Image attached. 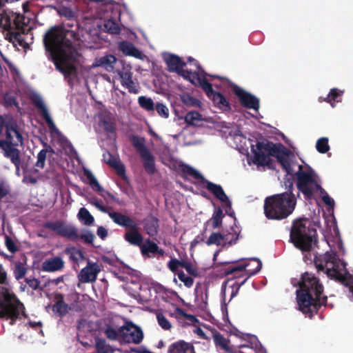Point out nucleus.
Returning <instances> with one entry per match:
<instances>
[{"label": "nucleus", "instance_id": "nucleus-39", "mask_svg": "<svg viewBox=\"0 0 353 353\" xmlns=\"http://www.w3.org/2000/svg\"><path fill=\"white\" fill-rule=\"evenodd\" d=\"M343 93V91L339 90L336 88H333L330 90L328 96L325 99V101L330 103L332 107L334 108L336 103L341 101Z\"/></svg>", "mask_w": 353, "mask_h": 353}, {"label": "nucleus", "instance_id": "nucleus-6", "mask_svg": "<svg viewBox=\"0 0 353 353\" xmlns=\"http://www.w3.org/2000/svg\"><path fill=\"white\" fill-rule=\"evenodd\" d=\"M296 205L293 195L283 193L268 197L265 201L264 211L269 219H283L292 213Z\"/></svg>", "mask_w": 353, "mask_h": 353}, {"label": "nucleus", "instance_id": "nucleus-59", "mask_svg": "<svg viewBox=\"0 0 353 353\" xmlns=\"http://www.w3.org/2000/svg\"><path fill=\"white\" fill-rule=\"evenodd\" d=\"M79 238L83 239L85 243H92L94 239V235L89 231H85L79 236Z\"/></svg>", "mask_w": 353, "mask_h": 353}, {"label": "nucleus", "instance_id": "nucleus-24", "mask_svg": "<svg viewBox=\"0 0 353 353\" xmlns=\"http://www.w3.org/2000/svg\"><path fill=\"white\" fill-rule=\"evenodd\" d=\"M118 48L125 56L133 57L136 59L143 60L146 57L138 48H137L132 43L123 41L118 44Z\"/></svg>", "mask_w": 353, "mask_h": 353}, {"label": "nucleus", "instance_id": "nucleus-28", "mask_svg": "<svg viewBox=\"0 0 353 353\" xmlns=\"http://www.w3.org/2000/svg\"><path fill=\"white\" fill-rule=\"evenodd\" d=\"M64 266V261L61 257H54L46 260L42 264L43 271L52 272L61 270Z\"/></svg>", "mask_w": 353, "mask_h": 353}, {"label": "nucleus", "instance_id": "nucleus-43", "mask_svg": "<svg viewBox=\"0 0 353 353\" xmlns=\"http://www.w3.org/2000/svg\"><path fill=\"white\" fill-rule=\"evenodd\" d=\"M96 350L98 353H112L114 350L106 343L105 340L97 338L96 339Z\"/></svg>", "mask_w": 353, "mask_h": 353}, {"label": "nucleus", "instance_id": "nucleus-1", "mask_svg": "<svg viewBox=\"0 0 353 353\" xmlns=\"http://www.w3.org/2000/svg\"><path fill=\"white\" fill-rule=\"evenodd\" d=\"M277 160L288 174L296 176L299 190L308 199L318 194L325 205L333 208L334 201L321 186V179L314 170L307 164H300L299 158L292 152L283 150L277 154Z\"/></svg>", "mask_w": 353, "mask_h": 353}, {"label": "nucleus", "instance_id": "nucleus-29", "mask_svg": "<svg viewBox=\"0 0 353 353\" xmlns=\"http://www.w3.org/2000/svg\"><path fill=\"white\" fill-rule=\"evenodd\" d=\"M108 215L115 223L121 226L130 228H136V224L130 218L121 213L109 212Z\"/></svg>", "mask_w": 353, "mask_h": 353}, {"label": "nucleus", "instance_id": "nucleus-13", "mask_svg": "<svg viewBox=\"0 0 353 353\" xmlns=\"http://www.w3.org/2000/svg\"><path fill=\"white\" fill-rule=\"evenodd\" d=\"M193 81L194 85H198L204 90L208 97L212 100L216 107L223 110L230 109L229 103L223 95L213 90L212 85L206 79V74L205 72L199 78L194 79Z\"/></svg>", "mask_w": 353, "mask_h": 353}, {"label": "nucleus", "instance_id": "nucleus-62", "mask_svg": "<svg viewBox=\"0 0 353 353\" xmlns=\"http://www.w3.org/2000/svg\"><path fill=\"white\" fill-rule=\"evenodd\" d=\"M37 178L29 174L28 172L24 174L23 182L26 184H34L37 182Z\"/></svg>", "mask_w": 353, "mask_h": 353}, {"label": "nucleus", "instance_id": "nucleus-20", "mask_svg": "<svg viewBox=\"0 0 353 353\" xmlns=\"http://www.w3.org/2000/svg\"><path fill=\"white\" fill-rule=\"evenodd\" d=\"M15 144H12L6 141H0V150L2 151L5 157L10 159L14 165H17L21 162L20 152L15 148Z\"/></svg>", "mask_w": 353, "mask_h": 353}, {"label": "nucleus", "instance_id": "nucleus-51", "mask_svg": "<svg viewBox=\"0 0 353 353\" xmlns=\"http://www.w3.org/2000/svg\"><path fill=\"white\" fill-rule=\"evenodd\" d=\"M157 319L159 326L165 330H170L172 328L171 323L168 320V319L162 313H158L157 314Z\"/></svg>", "mask_w": 353, "mask_h": 353}, {"label": "nucleus", "instance_id": "nucleus-10", "mask_svg": "<svg viewBox=\"0 0 353 353\" xmlns=\"http://www.w3.org/2000/svg\"><path fill=\"white\" fill-rule=\"evenodd\" d=\"M179 167L184 174L192 176L196 179L201 180L203 185L220 201L225 212L231 216H233L234 212L231 209V201L221 185L204 181L199 172L188 165L180 164Z\"/></svg>", "mask_w": 353, "mask_h": 353}, {"label": "nucleus", "instance_id": "nucleus-2", "mask_svg": "<svg viewBox=\"0 0 353 353\" xmlns=\"http://www.w3.org/2000/svg\"><path fill=\"white\" fill-rule=\"evenodd\" d=\"M325 239L330 250L323 254L314 256V264L318 271H321L327 277L341 282H346L350 274L346 268V263L341 258L344 248L336 223L332 221L323 230Z\"/></svg>", "mask_w": 353, "mask_h": 353}, {"label": "nucleus", "instance_id": "nucleus-14", "mask_svg": "<svg viewBox=\"0 0 353 353\" xmlns=\"http://www.w3.org/2000/svg\"><path fill=\"white\" fill-rule=\"evenodd\" d=\"M121 85L129 92L137 94L139 91V84L133 79V72L130 64L123 63L121 70H117Z\"/></svg>", "mask_w": 353, "mask_h": 353}, {"label": "nucleus", "instance_id": "nucleus-19", "mask_svg": "<svg viewBox=\"0 0 353 353\" xmlns=\"http://www.w3.org/2000/svg\"><path fill=\"white\" fill-rule=\"evenodd\" d=\"M233 90L244 106L255 111L259 110V102L256 97L236 85L234 86Z\"/></svg>", "mask_w": 353, "mask_h": 353}, {"label": "nucleus", "instance_id": "nucleus-5", "mask_svg": "<svg viewBox=\"0 0 353 353\" xmlns=\"http://www.w3.org/2000/svg\"><path fill=\"white\" fill-rule=\"evenodd\" d=\"M232 137L236 148L243 154L247 156L248 163L258 167L269 165L270 156L263 143L253 141L244 137L239 130L223 131Z\"/></svg>", "mask_w": 353, "mask_h": 353}, {"label": "nucleus", "instance_id": "nucleus-4", "mask_svg": "<svg viewBox=\"0 0 353 353\" xmlns=\"http://www.w3.org/2000/svg\"><path fill=\"white\" fill-rule=\"evenodd\" d=\"M298 284L296 302L299 310L303 314L316 312L319 306L325 304L327 297L323 294V287L314 274L304 273Z\"/></svg>", "mask_w": 353, "mask_h": 353}, {"label": "nucleus", "instance_id": "nucleus-3", "mask_svg": "<svg viewBox=\"0 0 353 353\" xmlns=\"http://www.w3.org/2000/svg\"><path fill=\"white\" fill-rule=\"evenodd\" d=\"M72 36V32L54 27L49 30L44 37L46 48L50 52L57 69L66 77L75 74V62L78 57L69 39Z\"/></svg>", "mask_w": 353, "mask_h": 353}, {"label": "nucleus", "instance_id": "nucleus-54", "mask_svg": "<svg viewBox=\"0 0 353 353\" xmlns=\"http://www.w3.org/2000/svg\"><path fill=\"white\" fill-rule=\"evenodd\" d=\"M48 150H41L37 154V161L35 163V166L39 168H43L45 166L46 155Z\"/></svg>", "mask_w": 353, "mask_h": 353}, {"label": "nucleus", "instance_id": "nucleus-23", "mask_svg": "<svg viewBox=\"0 0 353 353\" xmlns=\"http://www.w3.org/2000/svg\"><path fill=\"white\" fill-rule=\"evenodd\" d=\"M117 59L112 54H106L103 57H97L94 59L93 63L90 65V68L102 67L108 72H112L114 69V64Z\"/></svg>", "mask_w": 353, "mask_h": 353}, {"label": "nucleus", "instance_id": "nucleus-27", "mask_svg": "<svg viewBox=\"0 0 353 353\" xmlns=\"http://www.w3.org/2000/svg\"><path fill=\"white\" fill-rule=\"evenodd\" d=\"M168 353H195V351L192 343L180 340L169 345Z\"/></svg>", "mask_w": 353, "mask_h": 353}, {"label": "nucleus", "instance_id": "nucleus-7", "mask_svg": "<svg viewBox=\"0 0 353 353\" xmlns=\"http://www.w3.org/2000/svg\"><path fill=\"white\" fill-rule=\"evenodd\" d=\"M290 240L303 252L310 251L316 243V230L309 219H301L294 221Z\"/></svg>", "mask_w": 353, "mask_h": 353}, {"label": "nucleus", "instance_id": "nucleus-35", "mask_svg": "<svg viewBox=\"0 0 353 353\" xmlns=\"http://www.w3.org/2000/svg\"><path fill=\"white\" fill-rule=\"evenodd\" d=\"M79 221L85 225H90L94 222V217L85 208H81L77 214Z\"/></svg>", "mask_w": 353, "mask_h": 353}, {"label": "nucleus", "instance_id": "nucleus-9", "mask_svg": "<svg viewBox=\"0 0 353 353\" xmlns=\"http://www.w3.org/2000/svg\"><path fill=\"white\" fill-rule=\"evenodd\" d=\"M30 97L35 106L39 110L41 115L46 121L50 132L52 138L57 140L61 143L63 147L68 148L70 151L73 150L71 143L61 133L59 130L56 127L50 114L48 112V108L44 103L43 98L37 92L32 91L30 94Z\"/></svg>", "mask_w": 353, "mask_h": 353}, {"label": "nucleus", "instance_id": "nucleus-37", "mask_svg": "<svg viewBox=\"0 0 353 353\" xmlns=\"http://www.w3.org/2000/svg\"><path fill=\"white\" fill-rule=\"evenodd\" d=\"M203 120V117L196 111H190L185 116V123L192 125H199Z\"/></svg>", "mask_w": 353, "mask_h": 353}, {"label": "nucleus", "instance_id": "nucleus-46", "mask_svg": "<svg viewBox=\"0 0 353 353\" xmlns=\"http://www.w3.org/2000/svg\"><path fill=\"white\" fill-rule=\"evenodd\" d=\"M223 217V214L221 208L219 207L215 208L213 216L211 219L212 225L214 228H216L221 225Z\"/></svg>", "mask_w": 353, "mask_h": 353}, {"label": "nucleus", "instance_id": "nucleus-49", "mask_svg": "<svg viewBox=\"0 0 353 353\" xmlns=\"http://www.w3.org/2000/svg\"><path fill=\"white\" fill-rule=\"evenodd\" d=\"M105 334L106 336L110 340H119L121 341L120 328L119 330H116L113 327L108 326L105 329Z\"/></svg>", "mask_w": 353, "mask_h": 353}, {"label": "nucleus", "instance_id": "nucleus-58", "mask_svg": "<svg viewBox=\"0 0 353 353\" xmlns=\"http://www.w3.org/2000/svg\"><path fill=\"white\" fill-rule=\"evenodd\" d=\"M181 263L182 261H179L176 259H174L169 261L168 266L172 272H175L179 269V267H181Z\"/></svg>", "mask_w": 353, "mask_h": 353}, {"label": "nucleus", "instance_id": "nucleus-26", "mask_svg": "<svg viewBox=\"0 0 353 353\" xmlns=\"http://www.w3.org/2000/svg\"><path fill=\"white\" fill-rule=\"evenodd\" d=\"M7 141L12 144L22 145L23 137L17 130L16 123L11 121L6 124Z\"/></svg>", "mask_w": 353, "mask_h": 353}, {"label": "nucleus", "instance_id": "nucleus-8", "mask_svg": "<svg viewBox=\"0 0 353 353\" xmlns=\"http://www.w3.org/2000/svg\"><path fill=\"white\" fill-rule=\"evenodd\" d=\"M23 304L17 296L6 288H0V317L6 318L13 324L24 316Z\"/></svg>", "mask_w": 353, "mask_h": 353}, {"label": "nucleus", "instance_id": "nucleus-61", "mask_svg": "<svg viewBox=\"0 0 353 353\" xmlns=\"http://www.w3.org/2000/svg\"><path fill=\"white\" fill-rule=\"evenodd\" d=\"M176 312L180 315V316H183L187 321H188L189 323H194L197 321L194 316L186 314L180 309H177Z\"/></svg>", "mask_w": 353, "mask_h": 353}, {"label": "nucleus", "instance_id": "nucleus-64", "mask_svg": "<svg viewBox=\"0 0 353 353\" xmlns=\"http://www.w3.org/2000/svg\"><path fill=\"white\" fill-rule=\"evenodd\" d=\"M26 283L32 290H37L39 287L40 282L37 279H26Z\"/></svg>", "mask_w": 353, "mask_h": 353}, {"label": "nucleus", "instance_id": "nucleus-33", "mask_svg": "<svg viewBox=\"0 0 353 353\" xmlns=\"http://www.w3.org/2000/svg\"><path fill=\"white\" fill-rule=\"evenodd\" d=\"M180 99L183 103L192 108H201L202 102L197 98L192 96L189 93H183L180 95Z\"/></svg>", "mask_w": 353, "mask_h": 353}, {"label": "nucleus", "instance_id": "nucleus-18", "mask_svg": "<svg viewBox=\"0 0 353 353\" xmlns=\"http://www.w3.org/2000/svg\"><path fill=\"white\" fill-rule=\"evenodd\" d=\"M83 174L92 189L97 192L106 203H108L113 199V196L101 186L97 179L89 170L83 169Z\"/></svg>", "mask_w": 353, "mask_h": 353}, {"label": "nucleus", "instance_id": "nucleus-55", "mask_svg": "<svg viewBox=\"0 0 353 353\" xmlns=\"http://www.w3.org/2000/svg\"><path fill=\"white\" fill-rule=\"evenodd\" d=\"M10 192L9 184L5 181H0V200L6 198Z\"/></svg>", "mask_w": 353, "mask_h": 353}, {"label": "nucleus", "instance_id": "nucleus-25", "mask_svg": "<svg viewBox=\"0 0 353 353\" xmlns=\"http://www.w3.org/2000/svg\"><path fill=\"white\" fill-rule=\"evenodd\" d=\"M99 125L107 132L114 131V118L113 114L107 111H101L98 115Z\"/></svg>", "mask_w": 353, "mask_h": 353}, {"label": "nucleus", "instance_id": "nucleus-38", "mask_svg": "<svg viewBox=\"0 0 353 353\" xmlns=\"http://www.w3.org/2000/svg\"><path fill=\"white\" fill-rule=\"evenodd\" d=\"M227 243H231L228 237L221 235L219 233L212 234L208 239L207 243L208 245L216 244L225 245Z\"/></svg>", "mask_w": 353, "mask_h": 353}, {"label": "nucleus", "instance_id": "nucleus-15", "mask_svg": "<svg viewBox=\"0 0 353 353\" xmlns=\"http://www.w3.org/2000/svg\"><path fill=\"white\" fill-rule=\"evenodd\" d=\"M121 342L139 343L143 337L141 329L131 322H126L120 327Z\"/></svg>", "mask_w": 353, "mask_h": 353}, {"label": "nucleus", "instance_id": "nucleus-41", "mask_svg": "<svg viewBox=\"0 0 353 353\" xmlns=\"http://www.w3.org/2000/svg\"><path fill=\"white\" fill-rule=\"evenodd\" d=\"M139 105L148 112L154 111L155 104L151 98L141 96L138 98Z\"/></svg>", "mask_w": 353, "mask_h": 353}, {"label": "nucleus", "instance_id": "nucleus-50", "mask_svg": "<svg viewBox=\"0 0 353 353\" xmlns=\"http://www.w3.org/2000/svg\"><path fill=\"white\" fill-rule=\"evenodd\" d=\"M88 202L94 206L96 208H97L99 211L108 213V210L105 205L103 204V202L101 200H99L98 198L92 196L88 199Z\"/></svg>", "mask_w": 353, "mask_h": 353}, {"label": "nucleus", "instance_id": "nucleus-30", "mask_svg": "<svg viewBox=\"0 0 353 353\" xmlns=\"http://www.w3.org/2000/svg\"><path fill=\"white\" fill-rule=\"evenodd\" d=\"M103 161L110 166L114 168L119 174L121 175L124 174V167L117 157L112 155L108 152H105L103 153Z\"/></svg>", "mask_w": 353, "mask_h": 353}, {"label": "nucleus", "instance_id": "nucleus-36", "mask_svg": "<svg viewBox=\"0 0 353 353\" xmlns=\"http://www.w3.org/2000/svg\"><path fill=\"white\" fill-rule=\"evenodd\" d=\"M65 253L69 256L70 260L74 263L79 264L84 260V255L83 252L74 247L68 248L65 250Z\"/></svg>", "mask_w": 353, "mask_h": 353}, {"label": "nucleus", "instance_id": "nucleus-42", "mask_svg": "<svg viewBox=\"0 0 353 353\" xmlns=\"http://www.w3.org/2000/svg\"><path fill=\"white\" fill-rule=\"evenodd\" d=\"M316 149L321 154L327 153L330 149L329 139L327 137H321L316 141Z\"/></svg>", "mask_w": 353, "mask_h": 353}, {"label": "nucleus", "instance_id": "nucleus-47", "mask_svg": "<svg viewBox=\"0 0 353 353\" xmlns=\"http://www.w3.org/2000/svg\"><path fill=\"white\" fill-rule=\"evenodd\" d=\"M52 310L54 313L58 314L59 316H63L68 312V306L63 301H58L53 305Z\"/></svg>", "mask_w": 353, "mask_h": 353}, {"label": "nucleus", "instance_id": "nucleus-32", "mask_svg": "<svg viewBox=\"0 0 353 353\" xmlns=\"http://www.w3.org/2000/svg\"><path fill=\"white\" fill-rule=\"evenodd\" d=\"M140 156L143 161L144 168L147 172L149 174L154 173L155 171L154 160L150 151L143 152Z\"/></svg>", "mask_w": 353, "mask_h": 353}, {"label": "nucleus", "instance_id": "nucleus-44", "mask_svg": "<svg viewBox=\"0 0 353 353\" xmlns=\"http://www.w3.org/2000/svg\"><path fill=\"white\" fill-rule=\"evenodd\" d=\"M131 142L140 154H143V152H146L148 150L145 148L144 145V139L142 138L133 136L131 137Z\"/></svg>", "mask_w": 353, "mask_h": 353}, {"label": "nucleus", "instance_id": "nucleus-56", "mask_svg": "<svg viewBox=\"0 0 353 353\" xmlns=\"http://www.w3.org/2000/svg\"><path fill=\"white\" fill-rule=\"evenodd\" d=\"M179 279L183 283L187 288H190L193 285V279L192 277L186 276L183 272L178 273Z\"/></svg>", "mask_w": 353, "mask_h": 353}, {"label": "nucleus", "instance_id": "nucleus-45", "mask_svg": "<svg viewBox=\"0 0 353 353\" xmlns=\"http://www.w3.org/2000/svg\"><path fill=\"white\" fill-rule=\"evenodd\" d=\"M212 336H213L214 343L216 346L227 351L230 350L229 343L226 339H225L220 334L214 333H213Z\"/></svg>", "mask_w": 353, "mask_h": 353}, {"label": "nucleus", "instance_id": "nucleus-52", "mask_svg": "<svg viewBox=\"0 0 353 353\" xmlns=\"http://www.w3.org/2000/svg\"><path fill=\"white\" fill-rule=\"evenodd\" d=\"M27 272V269L25 265L21 263H17L15 265L14 270V275L17 280H20L23 278Z\"/></svg>", "mask_w": 353, "mask_h": 353}, {"label": "nucleus", "instance_id": "nucleus-22", "mask_svg": "<svg viewBox=\"0 0 353 353\" xmlns=\"http://www.w3.org/2000/svg\"><path fill=\"white\" fill-rule=\"evenodd\" d=\"M249 341L238 346L239 353H265L257 339L254 336H248Z\"/></svg>", "mask_w": 353, "mask_h": 353}, {"label": "nucleus", "instance_id": "nucleus-60", "mask_svg": "<svg viewBox=\"0 0 353 353\" xmlns=\"http://www.w3.org/2000/svg\"><path fill=\"white\" fill-rule=\"evenodd\" d=\"M0 284L8 285V274L3 266L0 264Z\"/></svg>", "mask_w": 353, "mask_h": 353}, {"label": "nucleus", "instance_id": "nucleus-40", "mask_svg": "<svg viewBox=\"0 0 353 353\" xmlns=\"http://www.w3.org/2000/svg\"><path fill=\"white\" fill-rule=\"evenodd\" d=\"M192 331L199 337L203 339H209L213 334V332L205 326L194 325Z\"/></svg>", "mask_w": 353, "mask_h": 353}, {"label": "nucleus", "instance_id": "nucleus-21", "mask_svg": "<svg viewBox=\"0 0 353 353\" xmlns=\"http://www.w3.org/2000/svg\"><path fill=\"white\" fill-rule=\"evenodd\" d=\"M261 261L258 259L254 258L249 260L247 263L232 268L230 271L227 272V274L245 270L248 274L252 275L259 272L261 269Z\"/></svg>", "mask_w": 353, "mask_h": 353}, {"label": "nucleus", "instance_id": "nucleus-63", "mask_svg": "<svg viewBox=\"0 0 353 353\" xmlns=\"http://www.w3.org/2000/svg\"><path fill=\"white\" fill-rule=\"evenodd\" d=\"M181 267L185 268L187 272L191 274H195L196 273V270L194 265L187 261H182Z\"/></svg>", "mask_w": 353, "mask_h": 353}, {"label": "nucleus", "instance_id": "nucleus-11", "mask_svg": "<svg viewBox=\"0 0 353 353\" xmlns=\"http://www.w3.org/2000/svg\"><path fill=\"white\" fill-rule=\"evenodd\" d=\"M179 167L184 174L192 176L196 179L201 180L203 185L220 201L225 212L231 216H233L234 212L231 209V201L221 185L204 181L199 172L188 165L180 164Z\"/></svg>", "mask_w": 353, "mask_h": 353}, {"label": "nucleus", "instance_id": "nucleus-48", "mask_svg": "<svg viewBox=\"0 0 353 353\" xmlns=\"http://www.w3.org/2000/svg\"><path fill=\"white\" fill-rule=\"evenodd\" d=\"M104 30L110 34H118L120 32L119 25L112 19H109L105 22Z\"/></svg>", "mask_w": 353, "mask_h": 353}, {"label": "nucleus", "instance_id": "nucleus-17", "mask_svg": "<svg viewBox=\"0 0 353 353\" xmlns=\"http://www.w3.org/2000/svg\"><path fill=\"white\" fill-rule=\"evenodd\" d=\"M101 270V265L99 263L88 260L87 265L78 274L79 281L83 283H93L97 280Z\"/></svg>", "mask_w": 353, "mask_h": 353}, {"label": "nucleus", "instance_id": "nucleus-12", "mask_svg": "<svg viewBox=\"0 0 353 353\" xmlns=\"http://www.w3.org/2000/svg\"><path fill=\"white\" fill-rule=\"evenodd\" d=\"M163 59L165 62L167 67L170 72H175L182 76L183 78L189 80L194 84V79L199 78L203 74L204 72L199 68L197 72H190L185 70L183 66L185 63L181 58L174 54L170 52H163L162 54Z\"/></svg>", "mask_w": 353, "mask_h": 353}, {"label": "nucleus", "instance_id": "nucleus-31", "mask_svg": "<svg viewBox=\"0 0 353 353\" xmlns=\"http://www.w3.org/2000/svg\"><path fill=\"white\" fill-rule=\"evenodd\" d=\"M141 253L144 256L150 257L152 255L158 252L160 254H163V251L159 248L158 245L150 241H145L141 245Z\"/></svg>", "mask_w": 353, "mask_h": 353}, {"label": "nucleus", "instance_id": "nucleus-57", "mask_svg": "<svg viewBox=\"0 0 353 353\" xmlns=\"http://www.w3.org/2000/svg\"><path fill=\"white\" fill-rule=\"evenodd\" d=\"M145 230L150 236H154L157 234V223L155 221H152L150 224L148 223L145 225Z\"/></svg>", "mask_w": 353, "mask_h": 353}, {"label": "nucleus", "instance_id": "nucleus-53", "mask_svg": "<svg viewBox=\"0 0 353 353\" xmlns=\"http://www.w3.org/2000/svg\"><path fill=\"white\" fill-rule=\"evenodd\" d=\"M154 109L161 117L163 119H168L169 117V109L165 104L162 103H157L155 104Z\"/></svg>", "mask_w": 353, "mask_h": 353}, {"label": "nucleus", "instance_id": "nucleus-16", "mask_svg": "<svg viewBox=\"0 0 353 353\" xmlns=\"http://www.w3.org/2000/svg\"><path fill=\"white\" fill-rule=\"evenodd\" d=\"M46 226L62 236L67 237L72 240L79 239V235L78 234L77 230L70 224L58 221L48 223Z\"/></svg>", "mask_w": 353, "mask_h": 353}, {"label": "nucleus", "instance_id": "nucleus-34", "mask_svg": "<svg viewBox=\"0 0 353 353\" xmlns=\"http://www.w3.org/2000/svg\"><path fill=\"white\" fill-rule=\"evenodd\" d=\"M132 229L130 232L125 234V240L130 244L141 246L143 241L141 234L135 230V228Z\"/></svg>", "mask_w": 353, "mask_h": 353}]
</instances>
